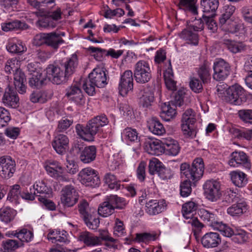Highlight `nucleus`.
Masks as SVG:
<instances>
[{
	"instance_id": "f257e3e1",
	"label": "nucleus",
	"mask_w": 252,
	"mask_h": 252,
	"mask_svg": "<svg viewBox=\"0 0 252 252\" xmlns=\"http://www.w3.org/2000/svg\"><path fill=\"white\" fill-rule=\"evenodd\" d=\"M204 170L203 160L201 158L194 159L191 166L187 163H183L180 166L182 178L186 179L180 184V194L183 197L188 196L191 192V183L194 184L202 177Z\"/></svg>"
},
{
	"instance_id": "f03ea898",
	"label": "nucleus",
	"mask_w": 252,
	"mask_h": 252,
	"mask_svg": "<svg viewBox=\"0 0 252 252\" xmlns=\"http://www.w3.org/2000/svg\"><path fill=\"white\" fill-rule=\"evenodd\" d=\"M108 119L105 115L97 116L90 120L85 126L77 124L75 130L77 134L82 139L87 141L94 140V136L99 132L101 127L107 125Z\"/></svg>"
},
{
	"instance_id": "7ed1b4c3",
	"label": "nucleus",
	"mask_w": 252,
	"mask_h": 252,
	"mask_svg": "<svg viewBox=\"0 0 252 252\" xmlns=\"http://www.w3.org/2000/svg\"><path fill=\"white\" fill-rule=\"evenodd\" d=\"M224 99L231 104L240 105L247 100L245 90L237 84L233 85L225 91Z\"/></svg>"
},
{
	"instance_id": "20e7f679",
	"label": "nucleus",
	"mask_w": 252,
	"mask_h": 252,
	"mask_svg": "<svg viewBox=\"0 0 252 252\" xmlns=\"http://www.w3.org/2000/svg\"><path fill=\"white\" fill-rule=\"evenodd\" d=\"M134 77L139 83H146L152 78V70L149 63L145 61H138L134 66Z\"/></svg>"
},
{
	"instance_id": "39448f33",
	"label": "nucleus",
	"mask_w": 252,
	"mask_h": 252,
	"mask_svg": "<svg viewBox=\"0 0 252 252\" xmlns=\"http://www.w3.org/2000/svg\"><path fill=\"white\" fill-rule=\"evenodd\" d=\"M47 78L55 84H61L66 82L68 77L60 62L49 64L46 69Z\"/></svg>"
},
{
	"instance_id": "423d86ee",
	"label": "nucleus",
	"mask_w": 252,
	"mask_h": 252,
	"mask_svg": "<svg viewBox=\"0 0 252 252\" xmlns=\"http://www.w3.org/2000/svg\"><path fill=\"white\" fill-rule=\"evenodd\" d=\"M78 176L80 182L86 186L95 188L98 186L100 183L97 171L91 167L82 169Z\"/></svg>"
},
{
	"instance_id": "0eeeda50",
	"label": "nucleus",
	"mask_w": 252,
	"mask_h": 252,
	"mask_svg": "<svg viewBox=\"0 0 252 252\" xmlns=\"http://www.w3.org/2000/svg\"><path fill=\"white\" fill-rule=\"evenodd\" d=\"M79 195L72 185L64 186L61 191L60 201L64 207H71L78 201Z\"/></svg>"
},
{
	"instance_id": "6e6552de",
	"label": "nucleus",
	"mask_w": 252,
	"mask_h": 252,
	"mask_svg": "<svg viewBox=\"0 0 252 252\" xmlns=\"http://www.w3.org/2000/svg\"><path fill=\"white\" fill-rule=\"evenodd\" d=\"M213 79L218 81H223L229 75L231 66L229 63L224 60L221 58L217 59L213 64Z\"/></svg>"
},
{
	"instance_id": "1a4fd4ad",
	"label": "nucleus",
	"mask_w": 252,
	"mask_h": 252,
	"mask_svg": "<svg viewBox=\"0 0 252 252\" xmlns=\"http://www.w3.org/2000/svg\"><path fill=\"white\" fill-rule=\"evenodd\" d=\"M148 167L149 172L151 175L157 174L162 180L170 179L173 177V173L172 170L169 168L166 167L158 159L151 160Z\"/></svg>"
},
{
	"instance_id": "9d476101",
	"label": "nucleus",
	"mask_w": 252,
	"mask_h": 252,
	"mask_svg": "<svg viewBox=\"0 0 252 252\" xmlns=\"http://www.w3.org/2000/svg\"><path fill=\"white\" fill-rule=\"evenodd\" d=\"M0 176L3 179L11 178L16 171V163L10 156L4 155L0 157Z\"/></svg>"
},
{
	"instance_id": "9b49d317",
	"label": "nucleus",
	"mask_w": 252,
	"mask_h": 252,
	"mask_svg": "<svg viewBox=\"0 0 252 252\" xmlns=\"http://www.w3.org/2000/svg\"><path fill=\"white\" fill-rule=\"evenodd\" d=\"M203 189L207 198L212 202L217 201L221 196L220 184L216 180L207 181Z\"/></svg>"
},
{
	"instance_id": "f8f14e48",
	"label": "nucleus",
	"mask_w": 252,
	"mask_h": 252,
	"mask_svg": "<svg viewBox=\"0 0 252 252\" xmlns=\"http://www.w3.org/2000/svg\"><path fill=\"white\" fill-rule=\"evenodd\" d=\"M228 164L233 167L243 166L247 169L251 168V162L248 156L243 152H233L230 156Z\"/></svg>"
},
{
	"instance_id": "ddd939ff",
	"label": "nucleus",
	"mask_w": 252,
	"mask_h": 252,
	"mask_svg": "<svg viewBox=\"0 0 252 252\" xmlns=\"http://www.w3.org/2000/svg\"><path fill=\"white\" fill-rule=\"evenodd\" d=\"M133 73L130 70H126L122 75L119 84V90L121 95L125 96L133 88Z\"/></svg>"
},
{
	"instance_id": "4468645a",
	"label": "nucleus",
	"mask_w": 252,
	"mask_h": 252,
	"mask_svg": "<svg viewBox=\"0 0 252 252\" xmlns=\"http://www.w3.org/2000/svg\"><path fill=\"white\" fill-rule=\"evenodd\" d=\"M166 206L164 199H150L146 203L145 211L150 216H156L165 210Z\"/></svg>"
},
{
	"instance_id": "2eb2a0df",
	"label": "nucleus",
	"mask_w": 252,
	"mask_h": 252,
	"mask_svg": "<svg viewBox=\"0 0 252 252\" xmlns=\"http://www.w3.org/2000/svg\"><path fill=\"white\" fill-rule=\"evenodd\" d=\"M88 78L97 88L104 87L108 83L105 71L102 68H94L89 74Z\"/></svg>"
},
{
	"instance_id": "dca6fc26",
	"label": "nucleus",
	"mask_w": 252,
	"mask_h": 252,
	"mask_svg": "<svg viewBox=\"0 0 252 252\" xmlns=\"http://www.w3.org/2000/svg\"><path fill=\"white\" fill-rule=\"evenodd\" d=\"M65 95L69 100L73 101L77 105H83L85 102L83 93L77 84L72 85L67 88Z\"/></svg>"
},
{
	"instance_id": "f3484780",
	"label": "nucleus",
	"mask_w": 252,
	"mask_h": 252,
	"mask_svg": "<svg viewBox=\"0 0 252 252\" xmlns=\"http://www.w3.org/2000/svg\"><path fill=\"white\" fill-rule=\"evenodd\" d=\"M163 145V152L168 156H176L179 153L181 147L178 142L171 137L162 138L161 140Z\"/></svg>"
},
{
	"instance_id": "a211bd4d",
	"label": "nucleus",
	"mask_w": 252,
	"mask_h": 252,
	"mask_svg": "<svg viewBox=\"0 0 252 252\" xmlns=\"http://www.w3.org/2000/svg\"><path fill=\"white\" fill-rule=\"evenodd\" d=\"M2 100L3 104L9 107L16 108L19 106V98L17 92L9 86L5 89Z\"/></svg>"
},
{
	"instance_id": "6ab92c4d",
	"label": "nucleus",
	"mask_w": 252,
	"mask_h": 252,
	"mask_svg": "<svg viewBox=\"0 0 252 252\" xmlns=\"http://www.w3.org/2000/svg\"><path fill=\"white\" fill-rule=\"evenodd\" d=\"M59 62L68 78L75 72L78 65V58L76 54H73L70 57L64 59Z\"/></svg>"
},
{
	"instance_id": "aec40b11",
	"label": "nucleus",
	"mask_w": 252,
	"mask_h": 252,
	"mask_svg": "<svg viewBox=\"0 0 252 252\" xmlns=\"http://www.w3.org/2000/svg\"><path fill=\"white\" fill-rule=\"evenodd\" d=\"M139 105L145 108H148L154 101V90L149 87H146L139 92Z\"/></svg>"
},
{
	"instance_id": "412c9836",
	"label": "nucleus",
	"mask_w": 252,
	"mask_h": 252,
	"mask_svg": "<svg viewBox=\"0 0 252 252\" xmlns=\"http://www.w3.org/2000/svg\"><path fill=\"white\" fill-rule=\"evenodd\" d=\"M69 139L66 135L57 134L52 142V146L56 152L60 155H63L68 147Z\"/></svg>"
},
{
	"instance_id": "4be33fe9",
	"label": "nucleus",
	"mask_w": 252,
	"mask_h": 252,
	"mask_svg": "<svg viewBox=\"0 0 252 252\" xmlns=\"http://www.w3.org/2000/svg\"><path fill=\"white\" fill-rule=\"evenodd\" d=\"M203 247L210 249L218 247L221 243V238L218 233L209 232L206 233L201 239Z\"/></svg>"
},
{
	"instance_id": "5701e85b",
	"label": "nucleus",
	"mask_w": 252,
	"mask_h": 252,
	"mask_svg": "<svg viewBox=\"0 0 252 252\" xmlns=\"http://www.w3.org/2000/svg\"><path fill=\"white\" fill-rule=\"evenodd\" d=\"M26 77L25 73L20 68H16L14 73V84L15 89L21 94H24L26 92Z\"/></svg>"
},
{
	"instance_id": "b1692460",
	"label": "nucleus",
	"mask_w": 252,
	"mask_h": 252,
	"mask_svg": "<svg viewBox=\"0 0 252 252\" xmlns=\"http://www.w3.org/2000/svg\"><path fill=\"white\" fill-rule=\"evenodd\" d=\"M65 35L63 32H51L47 33V45L55 50H57L59 46L64 42L62 37Z\"/></svg>"
},
{
	"instance_id": "393cba45",
	"label": "nucleus",
	"mask_w": 252,
	"mask_h": 252,
	"mask_svg": "<svg viewBox=\"0 0 252 252\" xmlns=\"http://www.w3.org/2000/svg\"><path fill=\"white\" fill-rule=\"evenodd\" d=\"M68 235L67 232L64 230H55L49 232L47 235V238L53 243L57 244V245L58 244V243L67 244L70 242Z\"/></svg>"
},
{
	"instance_id": "a878e982",
	"label": "nucleus",
	"mask_w": 252,
	"mask_h": 252,
	"mask_svg": "<svg viewBox=\"0 0 252 252\" xmlns=\"http://www.w3.org/2000/svg\"><path fill=\"white\" fill-rule=\"evenodd\" d=\"M78 240L83 242L88 247L101 245L100 238L88 231L81 232L78 237Z\"/></svg>"
},
{
	"instance_id": "bb28decb",
	"label": "nucleus",
	"mask_w": 252,
	"mask_h": 252,
	"mask_svg": "<svg viewBox=\"0 0 252 252\" xmlns=\"http://www.w3.org/2000/svg\"><path fill=\"white\" fill-rule=\"evenodd\" d=\"M96 156V148L95 146H89L81 151L79 158L84 163H90L94 161Z\"/></svg>"
},
{
	"instance_id": "cd10ccee",
	"label": "nucleus",
	"mask_w": 252,
	"mask_h": 252,
	"mask_svg": "<svg viewBox=\"0 0 252 252\" xmlns=\"http://www.w3.org/2000/svg\"><path fill=\"white\" fill-rule=\"evenodd\" d=\"M193 29L189 26L179 33V37L185 40L187 43L197 45L198 44L199 37L197 33L192 31Z\"/></svg>"
},
{
	"instance_id": "c85d7f7f",
	"label": "nucleus",
	"mask_w": 252,
	"mask_h": 252,
	"mask_svg": "<svg viewBox=\"0 0 252 252\" xmlns=\"http://www.w3.org/2000/svg\"><path fill=\"white\" fill-rule=\"evenodd\" d=\"M122 137L127 142L135 143L136 147L133 149V151H135L136 150L140 149L141 143L138 133L135 129L130 127L125 128L122 133Z\"/></svg>"
},
{
	"instance_id": "c756f323",
	"label": "nucleus",
	"mask_w": 252,
	"mask_h": 252,
	"mask_svg": "<svg viewBox=\"0 0 252 252\" xmlns=\"http://www.w3.org/2000/svg\"><path fill=\"white\" fill-rule=\"evenodd\" d=\"M219 0H201L200 7L204 13L215 16L219 6Z\"/></svg>"
},
{
	"instance_id": "7c9ffc66",
	"label": "nucleus",
	"mask_w": 252,
	"mask_h": 252,
	"mask_svg": "<svg viewBox=\"0 0 252 252\" xmlns=\"http://www.w3.org/2000/svg\"><path fill=\"white\" fill-rule=\"evenodd\" d=\"M198 214L207 225L212 227L214 229L220 222L215 214L205 209H200L198 211Z\"/></svg>"
},
{
	"instance_id": "2f4dec72",
	"label": "nucleus",
	"mask_w": 252,
	"mask_h": 252,
	"mask_svg": "<svg viewBox=\"0 0 252 252\" xmlns=\"http://www.w3.org/2000/svg\"><path fill=\"white\" fill-rule=\"evenodd\" d=\"M220 25L222 30L232 33L238 32L241 25L231 19H225V18H220Z\"/></svg>"
},
{
	"instance_id": "473e14b6",
	"label": "nucleus",
	"mask_w": 252,
	"mask_h": 252,
	"mask_svg": "<svg viewBox=\"0 0 252 252\" xmlns=\"http://www.w3.org/2000/svg\"><path fill=\"white\" fill-rule=\"evenodd\" d=\"M145 149L150 154L158 155L163 152V145L161 140H149L145 143Z\"/></svg>"
},
{
	"instance_id": "72a5a7b5",
	"label": "nucleus",
	"mask_w": 252,
	"mask_h": 252,
	"mask_svg": "<svg viewBox=\"0 0 252 252\" xmlns=\"http://www.w3.org/2000/svg\"><path fill=\"white\" fill-rule=\"evenodd\" d=\"M223 43L230 52L234 54L241 52L246 49L245 45L241 42L224 39L223 40Z\"/></svg>"
},
{
	"instance_id": "f704fd0d",
	"label": "nucleus",
	"mask_w": 252,
	"mask_h": 252,
	"mask_svg": "<svg viewBox=\"0 0 252 252\" xmlns=\"http://www.w3.org/2000/svg\"><path fill=\"white\" fill-rule=\"evenodd\" d=\"M1 246L0 252H15V250L20 247H23L24 244L19 243L16 240L8 239L3 240Z\"/></svg>"
},
{
	"instance_id": "c9c22d12",
	"label": "nucleus",
	"mask_w": 252,
	"mask_h": 252,
	"mask_svg": "<svg viewBox=\"0 0 252 252\" xmlns=\"http://www.w3.org/2000/svg\"><path fill=\"white\" fill-rule=\"evenodd\" d=\"M176 114L174 107H172L170 103H164L161 106L160 116L165 121H169Z\"/></svg>"
},
{
	"instance_id": "e433bc0d",
	"label": "nucleus",
	"mask_w": 252,
	"mask_h": 252,
	"mask_svg": "<svg viewBox=\"0 0 252 252\" xmlns=\"http://www.w3.org/2000/svg\"><path fill=\"white\" fill-rule=\"evenodd\" d=\"M210 64L208 62L205 61L197 69V74L203 83H207L210 79Z\"/></svg>"
},
{
	"instance_id": "4c0bfd02",
	"label": "nucleus",
	"mask_w": 252,
	"mask_h": 252,
	"mask_svg": "<svg viewBox=\"0 0 252 252\" xmlns=\"http://www.w3.org/2000/svg\"><path fill=\"white\" fill-rule=\"evenodd\" d=\"M148 128L153 134L161 135L165 132L163 125L156 118H153L148 125Z\"/></svg>"
},
{
	"instance_id": "58836bf2",
	"label": "nucleus",
	"mask_w": 252,
	"mask_h": 252,
	"mask_svg": "<svg viewBox=\"0 0 252 252\" xmlns=\"http://www.w3.org/2000/svg\"><path fill=\"white\" fill-rule=\"evenodd\" d=\"M232 183L237 187H243L247 183L246 175L241 171H232L230 173Z\"/></svg>"
},
{
	"instance_id": "ea45409f",
	"label": "nucleus",
	"mask_w": 252,
	"mask_h": 252,
	"mask_svg": "<svg viewBox=\"0 0 252 252\" xmlns=\"http://www.w3.org/2000/svg\"><path fill=\"white\" fill-rule=\"evenodd\" d=\"M34 188L39 193V197H50L52 193V189L47 186L44 181H40L36 182L34 185Z\"/></svg>"
},
{
	"instance_id": "a19ab883",
	"label": "nucleus",
	"mask_w": 252,
	"mask_h": 252,
	"mask_svg": "<svg viewBox=\"0 0 252 252\" xmlns=\"http://www.w3.org/2000/svg\"><path fill=\"white\" fill-rule=\"evenodd\" d=\"M28 27V26L25 23L19 20H14L1 25L2 30L5 32L14 30H24L27 29Z\"/></svg>"
},
{
	"instance_id": "79ce46f5",
	"label": "nucleus",
	"mask_w": 252,
	"mask_h": 252,
	"mask_svg": "<svg viewBox=\"0 0 252 252\" xmlns=\"http://www.w3.org/2000/svg\"><path fill=\"white\" fill-rule=\"evenodd\" d=\"M16 215V211L10 207H2L0 209V220L6 223L12 221Z\"/></svg>"
},
{
	"instance_id": "37998d69",
	"label": "nucleus",
	"mask_w": 252,
	"mask_h": 252,
	"mask_svg": "<svg viewBox=\"0 0 252 252\" xmlns=\"http://www.w3.org/2000/svg\"><path fill=\"white\" fill-rule=\"evenodd\" d=\"M114 206L110 203L106 197L104 202L102 203L98 208V213L103 217L110 216L114 212Z\"/></svg>"
},
{
	"instance_id": "c03bdc74",
	"label": "nucleus",
	"mask_w": 252,
	"mask_h": 252,
	"mask_svg": "<svg viewBox=\"0 0 252 252\" xmlns=\"http://www.w3.org/2000/svg\"><path fill=\"white\" fill-rule=\"evenodd\" d=\"M78 209L82 219L95 212L94 209L89 206L88 202L85 199H82L79 201Z\"/></svg>"
},
{
	"instance_id": "a18cd8bd",
	"label": "nucleus",
	"mask_w": 252,
	"mask_h": 252,
	"mask_svg": "<svg viewBox=\"0 0 252 252\" xmlns=\"http://www.w3.org/2000/svg\"><path fill=\"white\" fill-rule=\"evenodd\" d=\"M247 205L245 202L237 203L228 208L227 213L232 216H239L246 212Z\"/></svg>"
},
{
	"instance_id": "49530a36",
	"label": "nucleus",
	"mask_w": 252,
	"mask_h": 252,
	"mask_svg": "<svg viewBox=\"0 0 252 252\" xmlns=\"http://www.w3.org/2000/svg\"><path fill=\"white\" fill-rule=\"evenodd\" d=\"M196 0H180L178 6L180 9L189 11L193 14H197Z\"/></svg>"
},
{
	"instance_id": "de8ad7c7",
	"label": "nucleus",
	"mask_w": 252,
	"mask_h": 252,
	"mask_svg": "<svg viewBox=\"0 0 252 252\" xmlns=\"http://www.w3.org/2000/svg\"><path fill=\"white\" fill-rule=\"evenodd\" d=\"M104 181L111 189L118 190L121 189L120 181H118L116 176L110 173H106L104 177Z\"/></svg>"
},
{
	"instance_id": "09e8293b",
	"label": "nucleus",
	"mask_w": 252,
	"mask_h": 252,
	"mask_svg": "<svg viewBox=\"0 0 252 252\" xmlns=\"http://www.w3.org/2000/svg\"><path fill=\"white\" fill-rule=\"evenodd\" d=\"M6 49L8 52L16 54H21L27 50L26 46L21 41H18L16 43L9 42Z\"/></svg>"
},
{
	"instance_id": "8fccbe9b",
	"label": "nucleus",
	"mask_w": 252,
	"mask_h": 252,
	"mask_svg": "<svg viewBox=\"0 0 252 252\" xmlns=\"http://www.w3.org/2000/svg\"><path fill=\"white\" fill-rule=\"evenodd\" d=\"M107 197L110 203L114 206L115 209H124L127 204L125 198L119 197L117 195H111Z\"/></svg>"
},
{
	"instance_id": "3c124183",
	"label": "nucleus",
	"mask_w": 252,
	"mask_h": 252,
	"mask_svg": "<svg viewBox=\"0 0 252 252\" xmlns=\"http://www.w3.org/2000/svg\"><path fill=\"white\" fill-rule=\"evenodd\" d=\"M197 204L193 201H189L184 204L182 206L184 217L186 219L190 218L192 216V213L197 210Z\"/></svg>"
},
{
	"instance_id": "603ef678",
	"label": "nucleus",
	"mask_w": 252,
	"mask_h": 252,
	"mask_svg": "<svg viewBox=\"0 0 252 252\" xmlns=\"http://www.w3.org/2000/svg\"><path fill=\"white\" fill-rule=\"evenodd\" d=\"M83 220L87 227L91 229H96L99 225V219L95 216V212L89 215L88 217L84 218Z\"/></svg>"
},
{
	"instance_id": "864d4df0",
	"label": "nucleus",
	"mask_w": 252,
	"mask_h": 252,
	"mask_svg": "<svg viewBox=\"0 0 252 252\" xmlns=\"http://www.w3.org/2000/svg\"><path fill=\"white\" fill-rule=\"evenodd\" d=\"M44 82L42 75L41 73L34 72L29 78V84L30 86L33 88H39Z\"/></svg>"
},
{
	"instance_id": "5fc2aeb1",
	"label": "nucleus",
	"mask_w": 252,
	"mask_h": 252,
	"mask_svg": "<svg viewBox=\"0 0 252 252\" xmlns=\"http://www.w3.org/2000/svg\"><path fill=\"white\" fill-rule=\"evenodd\" d=\"M181 129L186 136L191 138L195 137L196 130L194 128V124L182 122Z\"/></svg>"
},
{
	"instance_id": "6e6d98bb",
	"label": "nucleus",
	"mask_w": 252,
	"mask_h": 252,
	"mask_svg": "<svg viewBox=\"0 0 252 252\" xmlns=\"http://www.w3.org/2000/svg\"><path fill=\"white\" fill-rule=\"evenodd\" d=\"M46 15L44 17H41L37 22V25L39 27L42 28H54L57 26V23L50 19Z\"/></svg>"
},
{
	"instance_id": "4d7b16f0",
	"label": "nucleus",
	"mask_w": 252,
	"mask_h": 252,
	"mask_svg": "<svg viewBox=\"0 0 252 252\" xmlns=\"http://www.w3.org/2000/svg\"><path fill=\"white\" fill-rule=\"evenodd\" d=\"M214 229L220 231L224 236L230 237L233 235L234 231L226 224L220 221Z\"/></svg>"
},
{
	"instance_id": "13d9d810",
	"label": "nucleus",
	"mask_w": 252,
	"mask_h": 252,
	"mask_svg": "<svg viewBox=\"0 0 252 252\" xmlns=\"http://www.w3.org/2000/svg\"><path fill=\"white\" fill-rule=\"evenodd\" d=\"M19 232V240L22 243H23V242L29 243L33 238V232L27 228L20 229Z\"/></svg>"
},
{
	"instance_id": "bf43d9fd",
	"label": "nucleus",
	"mask_w": 252,
	"mask_h": 252,
	"mask_svg": "<svg viewBox=\"0 0 252 252\" xmlns=\"http://www.w3.org/2000/svg\"><path fill=\"white\" fill-rule=\"evenodd\" d=\"M164 79H165V83L167 88L169 90H175L176 89V82H175L173 79L172 77L173 76V74L172 73V71L171 69L169 70L168 71H166L164 73Z\"/></svg>"
},
{
	"instance_id": "052dcab7",
	"label": "nucleus",
	"mask_w": 252,
	"mask_h": 252,
	"mask_svg": "<svg viewBox=\"0 0 252 252\" xmlns=\"http://www.w3.org/2000/svg\"><path fill=\"white\" fill-rule=\"evenodd\" d=\"M233 240L238 243L246 242L248 239L247 233L242 229H237L234 231Z\"/></svg>"
},
{
	"instance_id": "680f3d73",
	"label": "nucleus",
	"mask_w": 252,
	"mask_h": 252,
	"mask_svg": "<svg viewBox=\"0 0 252 252\" xmlns=\"http://www.w3.org/2000/svg\"><path fill=\"white\" fill-rule=\"evenodd\" d=\"M10 120L9 111L4 108L0 107V128L7 126Z\"/></svg>"
},
{
	"instance_id": "e2e57ef3",
	"label": "nucleus",
	"mask_w": 252,
	"mask_h": 252,
	"mask_svg": "<svg viewBox=\"0 0 252 252\" xmlns=\"http://www.w3.org/2000/svg\"><path fill=\"white\" fill-rule=\"evenodd\" d=\"M73 124L72 119H68L63 117L58 122L56 131L58 132H63L66 130Z\"/></svg>"
},
{
	"instance_id": "0e129e2a",
	"label": "nucleus",
	"mask_w": 252,
	"mask_h": 252,
	"mask_svg": "<svg viewBox=\"0 0 252 252\" xmlns=\"http://www.w3.org/2000/svg\"><path fill=\"white\" fill-rule=\"evenodd\" d=\"M22 192V189L19 185H14L10 190L7 196L9 200L18 199L20 196Z\"/></svg>"
},
{
	"instance_id": "69168bd1",
	"label": "nucleus",
	"mask_w": 252,
	"mask_h": 252,
	"mask_svg": "<svg viewBox=\"0 0 252 252\" xmlns=\"http://www.w3.org/2000/svg\"><path fill=\"white\" fill-rule=\"evenodd\" d=\"M224 199L226 202H238L239 199L238 194L231 189H227L224 194Z\"/></svg>"
},
{
	"instance_id": "338daca9",
	"label": "nucleus",
	"mask_w": 252,
	"mask_h": 252,
	"mask_svg": "<svg viewBox=\"0 0 252 252\" xmlns=\"http://www.w3.org/2000/svg\"><path fill=\"white\" fill-rule=\"evenodd\" d=\"M239 117L243 121L252 123V109L240 110L238 112Z\"/></svg>"
},
{
	"instance_id": "774afa93",
	"label": "nucleus",
	"mask_w": 252,
	"mask_h": 252,
	"mask_svg": "<svg viewBox=\"0 0 252 252\" xmlns=\"http://www.w3.org/2000/svg\"><path fill=\"white\" fill-rule=\"evenodd\" d=\"M241 13L246 22L252 24V7L243 6L241 9Z\"/></svg>"
}]
</instances>
